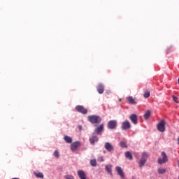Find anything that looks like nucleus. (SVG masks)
Masks as SVG:
<instances>
[{
    "instance_id": "18",
    "label": "nucleus",
    "mask_w": 179,
    "mask_h": 179,
    "mask_svg": "<svg viewBox=\"0 0 179 179\" xmlns=\"http://www.w3.org/2000/svg\"><path fill=\"white\" fill-rule=\"evenodd\" d=\"M34 174L37 177V178H44V175L41 172H34Z\"/></svg>"
},
{
    "instance_id": "1",
    "label": "nucleus",
    "mask_w": 179,
    "mask_h": 179,
    "mask_svg": "<svg viewBox=\"0 0 179 179\" xmlns=\"http://www.w3.org/2000/svg\"><path fill=\"white\" fill-rule=\"evenodd\" d=\"M87 120L91 124H100L101 122V117L96 115L88 116Z\"/></svg>"
},
{
    "instance_id": "32",
    "label": "nucleus",
    "mask_w": 179,
    "mask_h": 179,
    "mask_svg": "<svg viewBox=\"0 0 179 179\" xmlns=\"http://www.w3.org/2000/svg\"><path fill=\"white\" fill-rule=\"evenodd\" d=\"M178 167H179V160H178Z\"/></svg>"
},
{
    "instance_id": "20",
    "label": "nucleus",
    "mask_w": 179,
    "mask_h": 179,
    "mask_svg": "<svg viewBox=\"0 0 179 179\" xmlns=\"http://www.w3.org/2000/svg\"><path fill=\"white\" fill-rule=\"evenodd\" d=\"M64 139L65 142H66V143H72V138H71L68 136H65L64 137Z\"/></svg>"
},
{
    "instance_id": "11",
    "label": "nucleus",
    "mask_w": 179,
    "mask_h": 179,
    "mask_svg": "<svg viewBox=\"0 0 179 179\" xmlns=\"http://www.w3.org/2000/svg\"><path fill=\"white\" fill-rule=\"evenodd\" d=\"M105 149L108 152H114V146H113V145L108 142L105 143Z\"/></svg>"
},
{
    "instance_id": "3",
    "label": "nucleus",
    "mask_w": 179,
    "mask_h": 179,
    "mask_svg": "<svg viewBox=\"0 0 179 179\" xmlns=\"http://www.w3.org/2000/svg\"><path fill=\"white\" fill-rule=\"evenodd\" d=\"M162 158H159L157 160V162L159 164H164V163H167L169 162V158L167 157V155H166V152H162L161 153Z\"/></svg>"
},
{
    "instance_id": "31",
    "label": "nucleus",
    "mask_w": 179,
    "mask_h": 179,
    "mask_svg": "<svg viewBox=\"0 0 179 179\" xmlns=\"http://www.w3.org/2000/svg\"><path fill=\"white\" fill-rule=\"evenodd\" d=\"M178 145H179V138H178Z\"/></svg>"
},
{
    "instance_id": "9",
    "label": "nucleus",
    "mask_w": 179,
    "mask_h": 179,
    "mask_svg": "<svg viewBox=\"0 0 179 179\" xmlns=\"http://www.w3.org/2000/svg\"><path fill=\"white\" fill-rule=\"evenodd\" d=\"M129 120L131 121L134 125H136L138 124V115L136 114H132L129 116Z\"/></svg>"
},
{
    "instance_id": "4",
    "label": "nucleus",
    "mask_w": 179,
    "mask_h": 179,
    "mask_svg": "<svg viewBox=\"0 0 179 179\" xmlns=\"http://www.w3.org/2000/svg\"><path fill=\"white\" fill-rule=\"evenodd\" d=\"M131 122H129L128 120H124L122 123L121 129L122 131H128V129H131Z\"/></svg>"
},
{
    "instance_id": "24",
    "label": "nucleus",
    "mask_w": 179,
    "mask_h": 179,
    "mask_svg": "<svg viewBox=\"0 0 179 179\" xmlns=\"http://www.w3.org/2000/svg\"><path fill=\"white\" fill-rule=\"evenodd\" d=\"M145 163H146V161L145 159H142V158H141L139 162V166L143 167V166H145Z\"/></svg>"
},
{
    "instance_id": "19",
    "label": "nucleus",
    "mask_w": 179,
    "mask_h": 179,
    "mask_svg": "<svg viewBox=\"0 0 179 179\" xmlns=\"http://www.w3.org/2000/svg\"><path fill=\"white\" fill-rule=\"evenodd\" d=\"M151 114H152V112H150V110H147V111L145 112V113L144 114V118H145V120H148V119H149V117H150Z\"/></svg>"
},
{
    "instance_id": "5",
    "label": "nucleus",
    "mask_w": 179,
    "mask_h": 179,
    "mask_svg": "<svg viewBox=\"0 0 179 179\" xmlns=\"http://www.w3.org/2000/svg\"><path fill=\"white\" fill-rule=\"evenodd\" d=\"M76 110L81 114H87V109L83 106L78 105L76 106Z\"/></svg>"
},
{
    "instance_id": "10",
    "label": "nucleus",
    "mask_w": 179,
    "mask_h": 179,
    "mask_svg": "<svg viewBox=\"0 0 179 179\" xmlns=\"http://www.w3.org/2000/svg\"><path fill=\"white\" fill-rule=\"evenodd\" d=\"M80 146V142L76 141L71 144V149L73 150V152H75V150H78V148Z\"/></svg>"
},
{
    "instance_id": "2",
    "label": "nucleus",
    "mask_w": 179,
    "mask_h": 179,
    "mask_svg": "<svg viewBox=\"0 0 179 179\" xmlns=\"http://www.w3.org/2000/svg\"><path fill=\"white\" fill-rule=\"evenodd\" d=\"M157 130L159 132H164L166 131V121L161 120L157 125Z\"/></svg>"
},
{
    "instance_id": "8",
    "label": "nucleus",
    "mask_w": 179,
    "mask_h": 179,
    "mask_svg": "<svg viewBox=\"0 0 179 179\" xmlns=\"http://www.w3.org/2000/svg\"><path fill=\"white\" fill-rule=\"evenodd\" d=\"M115 169L118 176H120L121 178L124 179L125 178V173H124V171L122 170V168H121L120 166H116Z\"/></svg>"
},
{
    "instance_id": "30",
    "label": "nucleus",
    "mask_w": 179,
    "mask_h": 179,
    "mask_svg": "<svg viewBox=\"0 0 179 179\" xmlns=\"http://www.w3.org/2000/svg\"><path fill=\"white\" fill-rule=\"evenodd\" d=\"M78 129H80V131H82V126L79 125L78 126Z\"/></svg>"
},
{
    "instance_id": "26",
    "label": "nucleus",
    "mask_w": 179,
    "mask_h": 179,
    "mask_svg": "<svg viewBox=\"0 0 179 179\" xmlns=\"http://www.w3.org/2000/svg\"><path fill=\"white\" fill-rule=\"evenodd\" d=\"M54 156H55V157H57V158H59V152H58V150H55V152H54Z\"/></svg>"
},
{
    "instance_id": "33",
    "label": "nucleus",
    "mask_w": 179,
    "mask_h": 179,
    "mask_svg": "<svg viewBox=\"0 0 179 179\" xmlns=\"http://www.w3.org/2000/svg\"><path fill=\"white\" fill-rule=\"evenodd\" d=\"M178 179H179V176H178Z\"/></svg>"
},
{
    "instance_id": "23",
    "label": "nucleus",
    "mask_w": 179,
    "mask_h": 179,
    "mask_svg": "<svg viewBox=\"0 0 179 179\" xmlns=\"http://www.w3.org/2000/svg\"><path fill=\"white\" fill-rule=\"evenodd\" d=\"M148 157H149V155H148V153H146V152L143 153L142 157H141V159L143 160H145V162H146V159H148Z\"/></svg>"
},
{
    "instance_id": "14",
    "label": "nucleus",
    "mask_w": 179,
    "mask_h": 179,
    "mask_svg": "<svg viewBox=\"0 0 179 179\" xmlns=\"http://www.w3.org/2000/svg\"><path fill=\"white\" fill-rule=\"evenodd\" d=\"M106 171L110 175L113 176V165L109 164V165H106L105 166Z\"/></svg>"
},
{
    "instance_id": "28",
    "label": "nucleus",
    "mask_w": 179,
    "mask_h": 179,
    "mask_svg": "<svg viewBox=\"0 0 179 179\" xmlns=\"http://www.w3.org/2000/svg\"><path fill=\"white\" fill-rule=\"evenodd\" d=\"M172 98H173V101H174L175 103H178V99L176 96L173 95V96H172Z\"/></svg>"
},
{
    "instance_id": "21",
    "label": "nucleus",
    "mask_w": 179,
    "mask_h": 179,
    "mask_svg": "<svg viewBox=\"0 0 179 179\" xmlns=\"http://www.w3.org/2000/svg\"><path fill=\"white\" fill-rule=\"evenodd\" d=\"M90 164L93 167H96V166H97V162L96 161V159H91L90 160Z\"/></svg>"
},
{
    "instance_id": "15",
    "label": "nucleus",
    "mask_w": 179,
    "mask_h": 179,
    "mask_svg": "<svg viewBox=\"0 0 179 179\" xmlns=\"http://www.w3.org/2000/svg\"><path fill=\"white\" fill-rule=\"evenodd\" d=\"M126 100L128 101L129 104H136L135 99L132 96H128L126 98Z\"/></svg>"
},
{
    "instance_id": "12",
    "label": "nucleus",
    "mask_w": 179,
    "mask_h": 179,
    "mask_svg": "<svg viewBox=\"0 0 179 179\" xmlns=\"http://www.w3.org/2000/svg\"><path fill=\"white\" fill-rule=\"evenodd\" d=\"M90 143H92V145L96 143V142H99V137H97V136H92L91 137H90L89 138Z\"/></svg>"
},
{
    "instance_id": "22",
    "label": "nucleus",
    "mask_w": 179,
    "mask_h": 179,
    "mask_svg": "<svg viewBox=\"0 0 179 179\" xmlns=\"http://www.w3.org/2000/svg\"><path fill=\"white\" fill-rule=\"evenodd\" d=\"M143 97H145V99H148V97H150V92L145 91L144 92Z\"/></svg>"
},
{
    "instance_id": "7",
    "label": "nucleus",
    "mask_w": 179,
    "mask_h": 179,
    "mask_svg": "<svg viewBox=\"0 0 179 179\" xmlns=\"http://www.w3.org/2000/svg\"><path fill=\"white\" fill-rule=\"evenodd\" d=\"M108 128L109 129H115L117 128V120H110L108 122Z\"/></svg>"
},
{
    "instance_id": "29",
    "label": "nucleus",
    "mask_w": 179,
    "mask_h": 179,
    "mask_svg": "<svg viewBox=\"0 0 179 179\" xmlns=\"http://www.w3.org/2000/svg\"><path fill=\"white\" fill-rule=\"evenodd\" d=\"M99 162H104V158H103V157H101L99 158Z\"/></svg>"
},
{
    "instance_id": "16",
    "label": "nucleus",
    "mask_w": 179,
    "mask_h": 179,
    "mask_svg": "<svg viewBox=\"0 0 179 179\" xmlns=\"http://www.w3.org/2000/svg\"><path fill=\"white\" fill-rule=\"evenodd\" d=\"M78 176L80 179H86V173L83 171H78Z\"/></svg>"
},
{
    "instance_id": "25",
    "label": "nucleus",
    "mask_w": 179,
    "mask_h": 179,
    "mask_svg": "<svg viewBox=\"0 0 179 179\" xmlns=\"http://www.w3.org/2000/svg\"><path fill=\"white\" fill-rule=\"evenodd\" d=\"M158 173H159V174H164V173H166V169L159 168L158 169Z\"/></svg>"
},
{
    "instance_id": "27",
    "label": "nucleus",
    "mask_w": 179,
    "mask_h": 179,
    "mask_svg": "<svg viewBox=\"0 0 179 179\" xmlns=\"http://www.w3.org/2000/svg\"><path fill=\"white\" fill-rule=\"evenodd\" d=\"M120 146H121V148H127V143H125L124 142H120Z\"/></svg>"
},
{
    "instance_id": "13",
    "label": "nucleus",
    "mask_w": 179,
    "mask_h": 179,
    "mask_svg": "<svg viewBox=\"0 0 179 179\" xmlns=\"http://www.w3.org/2000/svg\"><path fill=\"white\" fill-rule=\"evenodd\" d=\"M97 92L99 94H103V93H104V85H103V84L98 85Z\"/></svg>"
},
{
    "instance_id": "17",
    "label": "nucleus",
    "mask_w": 179,
    "mask_h": 179,
    "mask_svg": "<svg viewBox=\"0 0 179 179\" xmlns=\"http://www.w3.org/2000/svg\"><path fill=\"white\" fill-rule=\"evenodd\" d=\"M125 157H127V159H129V160H132L134 159V157H132V154L129 151L125 152Z\"/></svg>"
},
{
    "instance_id": "6",
    "label": "nucleus",
    "mask_w": 179,
    "mask_h": 179,
    "mask_svg": "<svg viewBox=\"0 0 179 179\" xmlns=\"http://www.w3.org/2000/svg\"><path fill=\"white\" fill-rule=\"evenodd\" d=\"M95 127H96V128L94 129V134L101 135V132L104 131V124H101L99 126L95 125Z\"/></svg>"
}]
</instances>
